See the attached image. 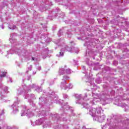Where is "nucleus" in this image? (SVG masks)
<instances>
[{"mask_svg": "<svg viewBox=\"0 0 129 129\" xmlns=\"http://www.w3.org/2000/svg\"><path fill=\"white\" fill-rule=\"evenodd\" d=\"M101 108H91L90 110V114L93 117L94 120H97L99 122H102L105 119V116L101 115Z\"/></svg>", "mask_w": 129, "mask_h": 129, "instance_id": "nucleus-1", "label": "nucleus"}, {"mask_svg": "<svg viewBox=\"0 0 129 129\" xmlns=\"http://www.w3.org/2000/svg\"><path fill=\"white\" fill-rule=\"evenodd\" d=\"M64 51H66L67 52H70L71 53H76V54H78L79 52V50L78 49V47H72L70 48L68 46H66L64 48H62L59 52V56L61 57H63L64 56Z\"/></svg>", "mask_w": 129, "mask_h": 129, "instance_id": "nucleus-2", "label": "nucleus"}, {"mask_svg": "<svg viewBox=\"0 0 129 129\" xmlns=\"http://www.w3.org/2000/svg\"><path fill=\"white\" fill-rule=\"evenodd\" d=\"M35 124H36V125H40L41 124H43V126L44 128H45V127H50V123L47 122V121H45V118H40V119L37 120L35 121Z\"/></svg>", "mask_w": 129, "mask_h": 129, "instance_id": "nucleus-3", "label": "nucleus"}, {"mask_svg": "<svg viewBox=\"0 0 129 129\" xmlns=\"http://www.w3.org/2000/svg\"><path fill=\"white\" fill-rule=\"evenodd\" d=\"M0 88L2 89L1 92V99L6 97V94L8 93V88L7 86H3V84H0Z\"/></svg>", "mask_w": 129, "mask_h": 129, "instance_id": "nucleus-4", "label": "nucleus"}, {"mask_svg": "<svg viewBox=\"0 0 129 129\" xmlns=\"http://www.w3.org/2000/svg\"><path fill=\"white\" fill-rule=\"evenodd\" d=\"M93 99L91 100V103L92 104H96L97 102H98V101H102V99H100L99 98V95L98 94H94L93 95Z\"/></svg>", "mask_w": 129, "mask_h": 129, "instance_id": "nucleus-5", "label": "nucleus"}, {"mask_svg": "<svg viewBox=\"0 0 129 129\" xmlns=\"http://www.w3.org/2000/svg\"><path fill=\"white\" fill-rule=\"evenodd\" d=\"M60 88L61 89H64V90L68 89V85H67V82L66 80H61Z\"/></svg>", "mask_w": 129, "mask_h": 129, "instance_id": "nucleus-6", "label": "nucleus"}, {"mask_svg": "<svg viewBox=\"0 0 129 129\" xmlns=\"http://www.w3.org/2000/svg\"><path fill=\"white\" fill-rule=\"evenodd\" d=\"M107 123L109 126V129H118V126H116V124H114L113 123H108V119H107Z\"/></svg>", "mask_w": 129, "mask_h": 129, "instance_id": "nucleus-7", "label": "nucleus"}, {"mask_svg": "<svg viewBox=\"0 0 129 129\" xmlns=\"http://www.w3.org/2000/svg\"><path fill=\"white\" fill-rule=\"evenodd\" d=\"M75 97L76 98V104H80L81 103V95L78 94H75Z\"/></svg>", "mask_w": 129, "mask_h": 129, "instance_id": "nucleus-8", "label": "nucleus"}, {"mask_svg": "<svg viewBox=\"0 0 129 129\" xmlns=\"http://www.w3.org/2000/svg\"><path fill=\"white\" fill-rule=\"evenodd\" d=\"M25 90H26V92H27V90H28V87H25L23 90L22 89V88H20L17 90V93L18 94H22L23 92H25Z\"/></svg>", "mask_w": 129, "mask_h": 129, "instance_id": "nucleus-9", "label": "nucleus"}, {"mask_svg": "<svg viewBox=\"0 0 129 129\" xmlns=\"http://www.w3.org/2000/svg\"><path fill=\"white\" fill-rule=\"evenodd\" d=\"M18 105V103L15 102L12 105V107L13 109L14 113H16L17 111H18V109L17 108V106Z\"/></svg>", "mask_w": 129, "mask_h": 129, "instance_id": "nucleus-10", "label": "nucleus"}, {"mask_svg": "<svg viewBox=\"0 0 129 129\" xmlns=\"http://www.w3.org/2000/svg\"><path fill=\"white\" fill-rule=\"evenodd\" d=\"M65 73H66L65 69L63 68H60L58 71L59 75H64Z\"/></svg>", "mask_w": 129, "mask_h": 129, "instance_id": "nucleus-11", "label": "nucleus"}, {"mask_svg": "<svg viewBox=\"0 0 129 129\" xmlns=\"http://www.w3.org/2000/svg\"><path fill=\"white\" fill-rule=\"evenodd\" d=\"M8 27L10 30H15L16 29V26L13 25V24L9 25Z\"/></svg>", "mask_w": 129, "mask_h": 129, "instance_id": "nucleus-12", "label": "nucleus"}, {"mask_svg": "<svg viewBox=\"0 0 129 129\" xmlns=\"http://www.w3.org/2000/svg\"><path fill=\"white\" fill-rule=\"evenodd\" d=\"M65 72L67 74H71V72H72L70 69H66Z\"/></svg>", "mask_w": 129, "mask_h": 129, "instance_id": "nucleus-13", "label": "nucleus"}, {"mask_svg": "<svg viewBox=\"0 0 129 129\" xmlns=\"http://www.w3.org/2000/svg\"><path fill=\"white\" fill-rule=\"evenodd\" d=\"M69 79H70V78L67 76H63L62 79V80H66V81L67 80H69Z\"/></svg>", "mask_w": 129, "mask_h": 129, "instance_id": "nucleus-14", "label": "nucleus"}, {"mask_svg": "<svg viewBox=\"0 0 129 129\" xmlns=\"http://www.w3.org/2000/svg\"><path fill=\"white\" fill-rule=\"evenodd\" d=\"M67 37L68 38H71V36H72V33H71V32L68 31L67 33Z\"/></svg>", "mask_w": 129, "mask_h": 129, "instance_id": "nucleus-15", "label": "nucleus"}, {"mask_svg": "<svg viewBox=\"0 0 129 129\" xmlns=\"http://www.w3.org/2000/svg\"><path fill=\"white\" fill-rule=\"evenodd\" d=\"M116 120H115V121L113 120V119H108V123H114V124H115V122Z\"/></svg>", "mask_w": 129, "mask_h": 129, "instance_id": "nucleus-16", "label": "nucleus"}, {"mask_svg": "<svg viewBox=\"0 0 129 129\" xmlns=\"http://www.w3.org/2000/svg\"><path fill=\"white\" fill-rule=\"evenodd\" d=\"M7 74V72H3L2 74H0L1 78H3V77H5Z\"/></svg>", "mask_w": 129, "mask_h": 129, "instance_id": "nucleus-17", "label": "nucleus"}, {"mask_svg": "<svg viewBox=\"0 0 129 129\" xmlns=\"http://www.w3.org/2000/svg\"><path fill=\"white\" fill-rule=\"evenodd\" d=\"M27 68H28V70L31 71V70H32V65L29 64H27Z\"/></svg>", "mask_w": 129, "mask_h": 129, "instance_id": "nucleus-18", "label": "nucleus"}, {"mask_svg": "<svg viewBox=\"0 0 129 129\" xmlns=\"http://www.w3.org/2000/svg\"><path fill=\"white\" fill-rule=\"evenodd\" d=\"M7 80L8 82H10H10H13V81H12V78H11L9 77H7Z\"/></svg>", "mask_w": 129, "mask_h": 129, "instance_id": "nucleus-19", "label": "nucleus"}, {"mask_svg": "<svg viewBox=\"0 0 129 129\" xmlns=\"http://www.w3.org/2000/svg\"><path fill=\"white\" fill-rule=\"evenodd\" d=\"M27 114V113H26V111H22L21 113V116H24Z\"/></svg>", "mask_w": 129, "mask_h": 129, "instance_id": "nucleus-20", "label": "nucleus"}, {"mask_svg": "<svg viewBox=\"0 0 129 129\" xmlns=\"http://www.w3.org/2000/svg\"><path fill=\"white\" fill-rule=\"evenodd\" d=\"M16 52L17 54H18V55H20V54H22V51H21L20 49H18Z\"/></svg>", "mask_w": 129, "mask_h": 129, "instance_id": "nucleus-21", "label": "nucleus"}, {"mask_svg": "<svg viewBox=\"0 0 129 129\" xmlns=\"http://www.w3.org/2000/svg\"><path fill=\"white\" fill-rule=\"evenodd\" d=\"M73 87V85L70 84L68 86V89H72Z\"/></svg>", "mask_w": 129, "mask_h": 129, "instance_id": "nucleus-22", "label": "nucleus"}, {"mask_svg": "<svg viewBox=\"0 0 129 129\" xmlns=\"http://www.w3.org/2000/svg\"><path fill=\"white\" fill-rule=\"evenodd\" d=\"M10 41L11 43H12V44H13V43H14V42H16V39L13 40V39L10 38Z\"/></svg>", "mask_w": 129, "mask_h": 129, "instance_id": "nucleus-23", "label": "nucleus"}, {"mask_svg": "<svg viewBox=\"0 0 129 129\" xmlns=\"http://www.w3.org/2000/svg\"><path fill=\"white\" fill-rule=\"evenodd\" d=\"M37 91H38V92H40L41 91H42V89L39 87H37V88L36 89Z\"/></svg>", "mask_w": 129, "mask_h": 129, "instance_id": "nucleus-24", "label": "nucleus"}, {"mask_svg": "<svg viewBox=\"0 0 129 129\" xmlns=\"http://www.w3.org/2000/svg\"><path fill=\"white\" fill-rule=\"evenodd\" d=\"M61 33H62V30H60L57 33L58 37H60V36H61Z\"/></svg>", "mask_w": 129, "mask_h": 129, "instance_id": "nucleus-25", "label": "nucleus"}, {"mask_svg": "<svg viewBox=\"0 0 129 129\" xmlns=\"http://www.w3.org/2000/svg\"><path fill=\"white\" fill-rule=\"evenodd\" d=\"M67 128H68V127H67L66 125L61 126V127H60V129H67Z\"/></svg>", "mask_w": 129, "mask_h": 129, "instance_id": "nucleus-26", "label": "nucleus"}, {"mask_svg": "<svg viewBox=\"0 0 129 129\" xmlns=\"http://www.w3.org/2000/svg\"><path fill=\"white\" fill-rule=\"evenodd\" d=\"M70 43L71 44V45H72V46H74L75 45V43L74 41H71Z\"/></svg>", "mask_w": 129, "mask_h": 129, "instance_id": "nucleus-27", "label": "nucleus"}, {"mask_svg": "<svg viewBox=\"0 0 129 129\" xmlns=\"http://www.w3.org/2000/svg\"><path fill=\"white\" fill-rule=\"evenodd\" d=\"M63 98H67V97H68V95H67L64 94L63 95Z\"/></svg>", "mask_w": 129, "mask_h": 129, "instance_id": "nucleus-28", "label": "nucleus"}, {"mask_svg": "<svg viewBox=\"0 0 129 129\" xmlns=\"http://www.w3.org/2000/svg\"><path fill=\"white\" fill-rule=\"evenodd\" d=\"M107 125V124H106L105 125L102 126V129H105V128H106Z\"/></svg>", "mask_w": 129, "mask_h": 129, "instance_id": "nucleus-29", "label": "nucleus"}, {"mask_svg": "<svg viewBox=\"0 0 129 129\" xmlns=\"http://www.w3.org/2000/svg\"><path fill=\"white\" fill-rule=\"evenodd\" d=\"M63 42H64V41H61V40H58V42H57V44H58V43H63Z\"/></svg>", "mask_w": 129, "mask_h": 129, "instance_id": "nucleus-30", "label": "nucleus"}, {"mask_svg": "<svg viewBox=\"0 0 129 129\" xmlns=\"http://www.w3.org/2000/svg\"><path fill=\"white\" fill-rule=\"evenodd\" d=\"M4 113H5V112H4V110H3L2 113H0V116H1V115L4 114Z\"/></svg>", "mask_w": 129, "mask_h": 129, "instance_id": "nucleus-31", "label": "nucleus"}, {"mask_svg": "<svg viewBox=\"0 0 129 129\" xmlns=\"http://www.w3.org/2000/svg\"><path fill=\"white\" fill-rule=\"evenodd\" d=\"M27 115H28V116H29V117H31V116H33V114H30V113H28V114H27Z\"/></svg>", "mask_w": 129, "mask_h": 129, "instance_id": "nucleus-32", "label": "nucleus"}, {"mask_svg": "<svg viewBox=\"0 0 129 129\" xmlns=\"http://www.w3.org/2000/svg\"><path fill=\"white\" fill-rule=\"evenodd\" d=\"M45 111H42V113H41V115H44L45 114Z\"/></svg>", "mask_w": 129, "mask_h": 129, "instance_id": "nucleus-33", "label": "nucleus"}, {"mask_svg": "<svg viewBox=\"0 0 129 129\" xmlns=\"http://www.w3.org/2000/svg\"><path fill=\"white\" fill-rule=\"evenodd\" d=\"M37 70H39V71L41 70V67H38V68H37Z\"/></svg>", "mask_w": 129, "mask_h": 129, "instance_id": "nucleus-34", "label": "nucleus"}, {"mask_svg": "<svg viewBox=\"0 0 129 129\" xmlns=\"http://www.w3.org/2000/svg\"><path fill=\"white\" fill-rule=\"evenodd\" d=\"M77 39L78 40H81V37H78Z\"/></svg>", "mask_w": 129, "mask_h": 129, "instance_id": "nucleus-35", "label": "nucleus"}, {"mask_svg": "<svg viewBox=\"0 0 129 129\" xmlns=\"http://www.w3.org/2000/svg\"><path fill=\"white\" fill-rule=\"evenodd\" d=\"M32 61H34V60H35V58L32 57Z\"/></svg>", "mask_w": 129, "mask_h": 129, "instance_id": "nucleus-36", "label": "nucleus"}, {"mask_svg": "<svg viewBox=\"0 0 129 129\" xmlns=\"http://www.w3.org/2000/svg\"><path fill=\"white\" fill-rule=\"evenodd\" d=\"M31 79V77H29V78L28 79V80H30Z\"/></svg>", "mask_w": 129, "mask_h": 129, "instance_id": "nucleus-37", "label": "nucleus"}, {"mask_svg": "<svg viewBox=\"0 0 129 129\" xmlns=\"http://www.w3.org/2000/svg\"><path fill=\"white\" fill-rule=\"evenodd\" d=\"M33 74H34V75L36 74V72H33Z\"/></svg>", "mask_w": 129, "mask_h": 129, "instance_id": "nucleus-38", "label": "nucleus"}, {"mask_svg": "<svg viewBox=\"0 0 129 129\" xmlns=\"http://www.w3.org/2000/svg\"><path fill=\"white\" fill-rule=\"evenodd\" d=\"M42 97L39 98V99H40V100H41V101H42Z\"/></svg>", "mask_w": 129, "mask_h": 129, "instance_id": "nucleus-39", "label": "nucleus"}, {"mask_svg": "<svg viewBox=\"0 0 129 129\" xmlns=\"http://www.w3.org/2000/svg\"><path fill=\"white\" fill-rule=\"evenodd\" d=\"M127 27H129V22L127 23Z\"/></svg>", "mask_w": 129, "mask_h": 129, "instance_id": "nucleus-40", "label": "nucleus"}, {"mask_svg": "<svg viewBox=\"0 0 129 129\" xmlns=\"http://www.w3.org/2000/svg\"><path fill=\"white\" fill-rule=\"evenodd\" d=\"M63 120H66V119L64 118H63Z\"/></svg>", "mask_w": 129, "mask_h": 129, "instance_id": "nucleus-41", "label": "nucleus"}, {"mask_svg": "<svg viewBox=\"0 0 129 129\" xmlns=\"http://www.w3.org/2000/svg\"><path fill=\"white\" fill-rule=\"evenodd\" d=\"M74 62H75V63H76V61L75 60H74Z\"/></svg>", "mask_w": 129, "mask_h": 129, "instance_id": "nucleus-42", "label": "nucleus"}, {"mask_svg": "<svg viewBox=\"0 0 129 129\" xmlns=\"http://www.w3.org/2000/svg\"><path fill=\"white\" fill-rule=\"evenodd\" d=\"M34 86H35V85L33 84V86H32V88H33V87H34Z\"/></svg>", "mask_w": 129, "mask_h": 129, "instance_id": "nucleus-43", "label": "nucleus"}, {"mask_svg": "<svg viewBox=\"0 0 129 129\" xmlns=\"http://www.w3.org/2000/svg\"><path fill=\"white\" fill-rule=\"evenodd\" d=\"M27 95H25V98H27V97L26 96H27Z\"/></svg>", "mask_w": 129, "mask_h": 129, "instance_id": "nucleus-44", "label": "nucleus"}, {"mask_svg": "<svg viewBox=\"0 0 129 129\" xmlns=\"http://www.w3.org/2000/svg\"><path fill=\"white\" fill-rule=\"evenodd\" d=\"M54 101H56V99H54Z\"/></svg>", "mask_w": 129, "mask_h": 129, "instance_id": "nucleus-45", "label": "nucleus"}, {"mask_svg": "<svg viewBox=\"0 0 129 129\" xmlns=\"http://www.w3.org/2000/svg\"><path fill=\"white\" fill-rule=\"evenodd\" d=\"M2 29H4V26H2Z\"/></svg>", "mask_w": 129, "mask_h": 129, "instance_id": "nucleus-46", "label": "nucleus"}, {"mask_svg": "<svg viewBox=\"0 0 129 129\" xmlns=\"http://www.w3.org/2000/svg\"><path fill=\"white\" fill-rule=\"evenodd\" d=\"M1 81H0V84H2V83H1Z\"/></svg>", "mask_w": 129, "mask_h": 129, "instance_id": "nucleus-47", "label": "nucleus"}, {"mask_svg": "<svg viewBox=\"0 0 129 129\" xmlns=\"http://www.w3.org/2000/svg\"><path fill=\"white\" fill-rule=\"evenodd\" d=\"M73 115L74 116V115H75V114H73Z\"/></svg>", "mask_w": 129, "mask_h": 129, "instance_id": "nucleus-48", "label": "nucleus"}, {"mask_svg": "<svg viewBox=\"0 0 129 129\" xmlns=\"http://www.w3.org/2000/svg\"><path fill=\"white\" fill-rule=\"evenodd\" d=\"M56 102V103H58V102H57V101H56V102Z\"/></svg>", "mask_w": 129, "mask_h": 129, "instance_id": "nucleus-49", "label": "nucleus"}, {"mask_svg": "<svg viewBox=\"0 0 129 129\" xmlns=\"http://www.w3.org/2000/svg\"><path fill=\"white\" fill-rule=\"evenodd\" d=\"M61 118H63V117H61Z\"/></svg>", "mask_w": 129, "mask_h": 129, "instance_id": "nucleus-50", "label": "nucleus"}, {"mask_svg": "<svg viewBox=\"0 0 129 129\" xmlns=\"http://www.w3.org/2000/svg\"><path fill=\"white\" fill-rule=\"evenodd\" d=\"M11 37H12V35H11Z\"/></svg>", "mask_w": 129, "mask_h": 129, "instance_id": "nucleus-51", "label": "nucleus"}, {"mask_svg": "<svg viewBox=\"0 0 129 129\" xmlns=\"http://www.w3.org/2000/svg\"><path fill=\"white\" fill-rule=\"evenodd\" d=\"M127 3H129V2H127Z\"/></svg>", "mask_w": 129, "mask_h": 129, "instance_id": "nucleus-52", "label": "nucleus"}, {"mask_svg": "<svg viewBox=\"0 0 129 129\" xmlns=\"http://www.w3.org/2000/svg\"><path fill=\"white\" fill-rule=\"evenodd\" d=\"M0 129H2V128H1V127H0Z\"/></svg>", "mask_w": 129, "mask_h": 129, "instance_id": "nucleus-53", "label": "nucleus"}]
</instances>
